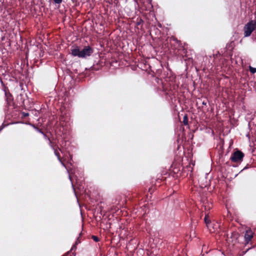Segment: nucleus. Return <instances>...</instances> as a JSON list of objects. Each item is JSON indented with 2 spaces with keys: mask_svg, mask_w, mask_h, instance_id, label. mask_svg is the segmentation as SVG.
I'll return each mask as SVG.
<instances>
[{
  "mask_svg": "<svg viewBox=\"0 0 256 256\" xmlns=\"http://www.w3.org/2000/svg\"><path fill=\"white\" fill-rule=\"evenodd\" d=\"M169 40V42L172 48L174 50V53L177 54L179 50L184 51V53L186 52V50L182 46L181 42L178 40L174 36H170L166 40L167 41Z\"/></svg>",
  "mask_w": 256,
  "mask_h": 256,
  "instance_id": "nucleus-1",
  "label": "nucleus"
},
{
  "mask_svg": "<svg viewBox=\"0 0 256 256\" xmlns=\"http://www.w3.org/2000/svg\"><path fill=\"white\" fill-rule=\"evenodd\" d=\"M256 29V21L251 20L248 22L244 28V37L250 36L252 33Z\"/></svg>",
  "mask_w": 256,
  "mask_h": 256,
  "instance_id": "nucleus-2",
  "label": "nucleus"
},
{
  "mask_svg": "<svg viewBox=\"0 0 256 256\" xmlns=\"http://www.w3.org/2000/svg\"><path fill=\"white\" fill-rule=\"evenodd\" d=\"M244 156V154L242 151L237 150L232 154L230 160L233 162L240 163L242 161Z\"/></svg>",
  "mask_w": 256,
  "mask_h": 256,
  "instance_id": "nucleus-3",
  "label": "nucleus"
},
{
  "mask_svg": "<svg viewBox=\"0 0 256 256\" xmlns=\"http://www.w3.org/2000/svg\"><path fill=\"white\" fill-rule=\"evenodd\" d=\"M6 100L8 106H11L13 104L14 98L12 94L10 92L8 88H4Z\"/></svg>",
  "mask_w": 256,
  "mask_h": 256,
  "instance_id": "nucleus-4",
  "label": "nucleus"
},
{
  "mask_svg": "<svg viewBox=\"0 0 256 256\" xmlns=\"http://www.w3.org/2000/svg\"><path fill=\"white\" fill-rule=\"evenodd\" d=\"M94 52V50L90 46H85L84 48L80 50V58H84L86 56H90Z\"/></svg>",
  "mask_w": 256,
  "mask_h": 256,
  "instance_id": "nucleus-5",
  "label": "nucleus"
},
{
  "mask_svg": "<svg viewBox=\"0 0 256 256\" xmlns=\"http://www.w3.org/2000/svg\"><path fill=\"white\" fill-rule=\"evenodd\" d=\"M253 238V232L251 230H247L244 235V239L246 244H248Z\"/></svg>",
  "mask_w": 256,
  "mask_h": 256,
  "instance_id": "nucleus-6",
  "label": "nucleus"
},
{
  "mask_svg": "<svg viewBox=\"0 0 256 256\" xmlns=\"http://www.w3.org/2000/svg\"><path fill=\"white\" fill-rule=\"evenodd\" d=\"M239 236V234L236 232H233L231 233L230 238L232 239L231 242L233 244H235Z\"/></svg>",
  "mask_w": 256,
  "mask_h": 256,
  "instance_id": "nucleus-7",
  "label": "nucleus"
},
{
  "mask_svg": "<svg viewBox=\"0 0 256 256\" xmlns=\"http://www.w3.org/2000/svg\"><path fill=\"white\" fill-rule=\"evenodd\" d=\"M71 54L74 56H78L80 58V50L76 46L71 50Z\"/></svg>",
  "mask_w": 256,
  "mask_h": 256,
  "instance_id": "nucleus-8",
  "label": "nucleus"
},
{
  "mask_svg": "<svg viewBox=\"0 0 256 256\" xmlns=\"http://www.w3.org/2000/svg\"><path fill=\"white\" fill-rule=\"evenodd\" d=\"M48 140L49 142V145L51 147V148L52 150L56 149V148H59L58 146V144L55 142L52 141V140L50 139V138H48Z\"/></svg>",
  "mask_w": 256,
  "mask_h": 256,
  "instance_id": "nucleus-9",
  "label": "nucleus"
},
{
  "mask_svg": "<svg viewBox=\"0 0 256 256\" xmlns=\"http://www.w3.org/2000/svg\"><path fill=\"white\" fill-rule=\"evenodd\" d=\"M204 222L208 228H209L210 226V224L211 223L210 220V216L208 214H206L205 215L204 218Z\"/></svg>",
  "mask_w": 256,
  "mask_h": 256,
  "instance_id": "nucleus-10",
  "label": "nucleus"
},
{
  "mask_svg": "<svg viewBox=\"0 0 256 256\" xmlns=\"http://www.w3.org/2000/svg\"><path fill=\"white\" fill-rule=\"evenodd\" d=\"M202 208H204L205 211L209 210L212 208V204L208 202L204 203Z\"/></svg>",
  "mask_w": 256,
  "mask_h": 256,
  "instance_id": "nucleus-11",
  "label": "nucleus"
},
{
  "mask_svg": "<svg viewBox=\"0 0 256 256\" xmlns=\"http://www.w3.org/2000/svg\"><path fill=\"white\" fill-rule=\"evenodd\" d=\"M58 150H60V148L53 150H54V154L56 156L59 161L63 165H64V164L62 162L60 155L58 151Z\"/></svg>",
  "mask_w": 256,
  "mask_h": 256,
  "instance_id": "nucleus-12",
  "label": "nucleus"
},
{
  "mask_svg": "<svg viewBox=\"0 0 256 256\" xmlns=\"http://www.w3.org/2000/svg\"><path fill=\"white\" fill-rule=\"evenodd\" d=\"M188 116L186 114H185L183 118L182 123L184 125L186 126L188 124Z\"/></svg>",
  "mask_w": 256,
  "mask_h": 256,
  "instance_id": "nucleus-13",
  "label": "nucleus"
},
{
  "mask_svg": "<svg viewBox=\"0 0 256 256\" xmlns=\"http://www.w3.org/2000/svg\"><path fill=\"white\" fill-rule=\"evenodd\" d=\"M248 68L251 73L254 74L255 72H256V68H254L250 66H248Z\"/></svg>",
  "mask_w": 256,
  "mask_h": 256,
  "instance_id": "nucleus-14",
  "label": "nucleus"
},
{
  "mask_svg": "<svg viewBox=\"0 0 256 256\" xmlns=\"http://www.w3.org/2000/svg\"><path fill=\"white\" fill-rule=\"evenodd\" d=\"M92 238L96 242H98L100 240V238L96 236H92Z\"/></svg>",
  "mask_w": 256,
  "mask_h": 256,
  "instance_id": "nucleus-15",
  "label": "nucleus"
},
{
  "mask_svg": "<svg viewBox=\"0 0 256 256\" xmlns=\"http://www.w3.org/2000/svg\"><path fill=\"white\" fill-rule=\"evenodd\" d=\"M142 23H143V20L141 18H140V20L136 22V24L137 26H140V25L142 24Z\"/></svg>",
  "mask_w": 256,
  "mask_h": 256,
  "instance_id": "nucleus-16",
  "label": "nucleus"
},
{
  "mask_svg": "<svg viewBox=\"0 0 256 256\" xmlns=\"http://www.w3.org/2000/svg\"><path fill=\"white\" fill-rule=\"evenodd\" d=\"M55 4H60L62 3V0H52Z\"/></svg>",
  "mask_w": 256,
  "mask_h": 256,
  "instance_id": "nucleus-17",
  "label": "nucleus"
},
{
  "mask_svg": "<svg viewBox=\"0 0 256 256\" xmlns=\"http://www.w3.org/2000/svg\"><path fill=\"white\" fill-rule=\"evenodd\" d=\"M40 132L42 134H44V138H45L46 139L48 140V138H49L47 136V135H46V134H44V132H43L41 130H40Z\"/></svg>",
  "mask_w": 256,
  "mask_h": 256,
  "instance_id": "nucleus-18",
  "label": "nucleus"
},
{
  "mask_svg": "<svg viewBox=\"0 0 256 256\" xmlns=\"http://www.w3.org/2000/svg\"><path fill=\"white\" fill-rule=\"evenodd\" d=\"M60 120L61 122L64 121V116H61L60 118Z\"/></svg>",
  "mask_w": 256,
  "mask_h": 256,
  "instance_id": "nucleus-19",
  "label": "nucleus"
},
{
  "mask_svg": "<svg viewBox=\"0 0 256 256\" xmlns=\"http://www.w3.org/2000/svg\"><path fill=\"white\" fill-rule=\"evenodd\" d=\"M80 242V241L79 240L78 238L77 240H76V242H75V245L78 244Z\"/></svg>",
  "mask_w": 256,
  "mask_h": 256,
  "instance_id": "nucleus-20",
  "label": "nucleus"
},
{
  "mask_svg": "<svg viewBox=\"0 0 256 256\" xmlns=\"http://www.w3.org/2000/svg\"><path fill=\"white\" fill-rule=\"evenodd\" d=\"M202 104L203 105H205V106H206V101H204H204H203V102H202Z\"/></svg>",
  "mask_w": 256,
  "mask_h": 256,
  "instance_id": "nucleus-21",
  "label": "nucleus"
},
{
  "mask_svg": "<svg viewBox=\"0 0 256 256\" xmlns=\"http://www.w3.org/2000/svg\"><path fill=\"white\" fill-rule=\"evenodd\" d=\"M0 81L2 82V80L0 79Z\"/></svg>",
  "mask_w": 256,
  "mask_h": 256,
  "instance_id": "nucleus-22",
  "label": "nucleus"
},
{
  "mask_svg": "<svg viewBox=\"0 0 256 256\" xmlns=\"http://www.w3.org/2000/svg\"><path fill=\"white\" fill-rule=\"evenodd\" d=\"M182 52H183V54H182V55H183V54H184V51H182Z\"/></svg>",
  "mask_w": 256,
  "mask_h": 256,
  "instance_id": "nucleus-23",
  "label": "nucleus"
},
{
  "mask_svg": "<svg viewBox=\"0 0 256 256\" xmlns=\"http://www.w3.org/2000/svg\"><path fill=\"white\" fill-rule=\"evenodd\" d=\"M2 128H0V131L2 130Z\"/></svg>",
  "mask_w": 256,
  "mask_h": 256,
  "instance_id": "nucleus-24",
  "label": "nucleus"
}]
</instances>
